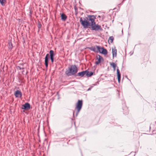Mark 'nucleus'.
Segmentation results:
<instances>
[{
    "mask_svg": "<svg viewBox=\"0 0 156 156\" xmlns=\"http://www.w3.org/2000/svg\"><path fill=\"white\" fill-rule=\"evenodd\" d=\"M78 69L77 66L75 65H72L66 71V74L68 76L73 75L77 73Z\"/></svg>",
    "mask_w": 156,
    "mask_h": 156,
    "instance_id": "1",
    "label": "nucleus"
},
{
    "mask_svg": "<svg viewBox=\"0 0 156 156\" xmlns=\"http://www.w3.org/2000/svg\"><path fill=\"white\" fill-rule=\"evenodd\" d=\"M83 19V20L82 18H81L80 21L84 28H87L89 26H90V23L88 21L86 18Z\"/></svg>",
    "mask_w": 156,
    "mask_h": 156,
    "instance_id": "2",
    "label": "nucleus"
},
{
    "mask_svg": "<svg viewBox=\"0 0 156 156\" xmlns=\"http://www.w3.org/2000/svg\"><path fill=\"white\" fill-rule=\"evenodd\" d=\"M93 74V72H89L86 70L79 73L77 74V76L80 77H83L85 75L87 76L90 77L92 76Z\"/></svg>",
    "mask_w": 156,
    "mask_h": 156,
    "instance_id": "3",
    "label": "nucleus"
},
{
    "mask_svg": "<svg viewBox=\"0 0 156 156\" xmlns=\"http://www.w3.org/2000/svg\"><path fill=\"white\" fill-rule=\"evenodd\" d=\"M82 100H78L76 104L75 109H76L77 111L76 112V116H77L81 109L82 106Z\"/></svg>",
    "mask_w": 156,
    "mask_h": 156,
    "instance_id": "4",
    "label": "nucleus"
},
{
    "mask_svg": "<svg viewBox=\"0 0 156 156\" xmlns=\"http://www.w3.org/2000/svg\"><path fill=\"white\" fill-rule=\"evenodd\" d=\"M92 30L95 31L102 30V28L100 25L96 24L95 22L90 24Z\"/></svg>",
    "mask_w": 156,
    "mask_h": 156,
    "instance_id": "5",
    "label": "nucleus"
},
{
    "mask_svg": "<svg viewBox=\"0 0 156 156\" xmlns=\"http://www.w3.org/2000/svg\"><path fill=\"white\" fill-rule=\"evenodd\" d=\"M88 22L90 21V24L95 22V20L96 19V17L94 15H88L87 17H86Z\"/></svg>",
    "mask_w": 156,
    "mask_h": 156,
    "instance_id": "6",
    "label": "nucleus"
},
{
    "mask_svg": "<svg viewBox=\"0 0 156 156\" xmlns=\"http://www.w3.org/2000/svg\"><path fill=\"white\" fill-rule=\"evenodd\" d=\"M96 61L95 62V63L96 65L99 64L101 62H103V58L100 55H98L96 56Z\"/></svg>",
    "mask_w": 156,
    "mask_h": 156,
    "instance_id": "7",
    "label": "nucleus"
},
{
    "mask_svg": "<svg viewBox=\"0 0 156 156\" xmlns=\"http://www.w3.org/2000/svg\"><path fill=\"white\" fill-rule=\"evenodd\" d=\"M30 108V105L28 103H26L24 105H23L22 106V108L25 110H29Z\"/></svg>",
    "mask_w": 156,
    "mask_h": 156,
    "instance_id": "8",
    "label": "nucleus"
},
{
    "mask_svg": "<svg viewBox=\"0 0 156 156\" xmlns=\"http://www.w3.org/2000/svg\"><path fill=\"white\" fill-rule=\"evenodd\" d=\"M16 98H21L22 96V94L20 91L17 90L14 94Z\"/></svg>",
    "mask_w": 156,
    "mask_h": 156,
    "instance_id": "9",
    "label": "nucleus"
},
{
    "mask_svg": "<svg viewBox=\"0 0 156 156\" xmlns=\"http://www.w3.org/2000/svg\"><path fill=\"white\" fill-rule=\"evenodd\" d=\"M49 55L47 54L45 58V65L46 68H47L48 66V57Z\"/></svg>",
    "mask_w": 156,
    "mask_h": 156,
    "instance_id": "10",
    "label": "nucleus"
},
{
    "mask_svg": "<svg viewBox=\"0 0 156 156\" xmlns=\"http://www.w3.org/2000/svg\"><path fill=\"white\" fill-rule=\"evenodd\" d=\"M117 76L118 78V81L119 83L120 82L121 79V74L120 71L118 69L117 70Z\"/></svg>",
    "mask_w": 156,
    "mask_h": 156,
    "instance_id": "11",
    "label": "nucleus"
},
{
    "mask_svg": "<svg viewBox=\"0 0 156 156\" xmlns=\"http://www.w3.org/2000/svg\"><path fill=\"white\" fill-rule=\"evenodd\" d=\"M117 51V50L115 48H112V53L113 58L116 56Z\"/></svg>",
    "mask_w": 156,
    "mask_h": 156,
    "instance_id": "12",
    "label": "nucleus"
},
{
    "mask_svg": "<svg viewBox=\"0 0 156 156\" xmlns=\"http://www.w3.org/2000/svg\"><path fill=\"white\" fill-rule=\"evenodd\" d=\"M100 53L105 55H106L107 54L108 52L106 49L102 48V50Z\"/></svg>",
    "mask_w": 156,
    "mask_h": 156,
    "instance_id": "13",
    "label": "nucleus"
},
{
    "mask_svg": "<svg viewBox=\"0 0 156 156\" xmlns=\"http://www.w3.org/2000/svg\"><path fill=\"white\" fill-rule=\"evenodd\" d=\"M61 17L62 20L64 21H65L67 18V16H66V15L63 14H61Z\"/></svg>",
    "mask_w": 156,
    "mask_h": 156,
    "instance_id": "14",
    "label": "nucleus"
},
{
    "mask_svg": "<svg viewBox=\"0 0 156 156\" xmlns=\"http://www.w3.org/2000/svg\"><path fill=\"white\" fill-rule=\"evenodd\" d=\"M49 53L50 55V57L54 58V51L52 50H51L49 51Z\"/></svg>",
    "mask_w": 156,
    "mask_h": 156,
    "instance_id": "15",
    "label": "nucleus"
},
{
    "mask_svg": "<svg viewBox=\"0 0 156 156\" xmlns=\"http://www.w3.org/2000/svg\"><path fill=\"white\" fill-rule=\"evenodd\" d=\"M0 3L2 6H4L6 3V1L5 0H0Z\"/></svg>",
    "mask_w": 156,
    "mask_h": 156,
    "instance_id": "16",
    "label": "nucleus"
},
{
    "mask_svg": "<svg viewBox=\"0 0 156 156\" xmlns=\"http://www.w3.org/2000/svg\"><path fill=\"white\" fill-rule=\"evenodd\" d=\"M97 49V52L99 51L100 53H101V50L102 48L100 46H96Z\"/></svg>",
    "mask_w": 156,
    "mask_h": 156,
    "instance_id": "17",
    "label": "nucleus"
},
{
    "mask_svg": "<svg viewBox=\"0 0 156 156\" xmlns=\"http://www.w3.org/2000/svg\"><path fill=\"white\" fill-rule=\"evenodd\" d=\"M90 50H91L94 51L95 52H97V47L95 48V47H92L90 48Z\"/></svg>",
    "mask_w": 156,
    "mask_h": 156,
    "instance_id": "18",
    "label": "nucleus"
},
{
    "mask_svg": "<svg viewBox=\"0 0 156 156\" xmlns=\"http://www.w3.org/2000/svg\"><path fill=\"white\" fill-rule=\"evenodd\" d=\"M114 39V37L113 36H111L109 38L108 41H109L111 43H112L113 42Z\"/></svg>",
    "mask_w": 156,
    "mask_h": 156,
    "instance_id": "19",
    "label": "nucleus"
},
{
    "mask_svg": "<svg viewBox=\"0 0 156 156\" xmlns=\"http://www.w3.org/2000/svg\"><path fill=\"white\" fill-rule=\"evenodd\" d=\"M110 65L113 68L114 70H115L116 66L115 64V63L112 62L110 63Z\"/></svg>",
    "mask_w": 156,
    "mask_h": 156,
    "instance_id": "20",
    "label": "nucleus"
},
{
    "mask_svg": "<svg viewBox=\"0 0 156 156\" xmlns=\"http://www.w3.org/2000/svg\"><path fill=\"white\" fill-rule=\"evenodd\" d=\"M21 66H22V64H20V66H17V68L19 69L20 70L23 69H24V67H21Z\"/></svg>",
    "mask_w": 156,
    "mask_h": 156,
    "instance_id": "21",
    "label": "nucleus"
},
{
    "mask_svg": "<svg viewBox=\"0 0 156 156\" xmlns=\"http://www.w3.org/2000/svg\"><path fill=\"white\" fill-rule=\"evenodd\" d=\"M9 48H12L13 47V46L12 43L11 42H9Z\"/></svg>",
    "mask_w": 156,
    "mask_h": 156,
    "instance_id": "22",
    "label": "nucleus"
},
{
    "mask_svg": "<svg viewBox=\"0 0 156 156\" xmlns=\"http://www.w3.org/2000/svg\"><path fill=\"white\" fill-rule=\"evenodd\" d=\"M41 27V25L40 23H39L38 25V27L39 28H40Z\"/></svg>",
    "mask_w": 156,
    "mask_h": 156,
    "instance_id": "23",
    "label": "nucleus"
},
{
    "mask_svg": "<svg viewBox=\"0 0 156 156\" xmlns=\"http://www.w3.org/2000/svg\"><path fill=\"white\" fill-rule=\"evenodd\" d=\"M50 59H51V62L53 63L54 62V58H50Z\"/></svg>",
    "mask_w": 156,
    "mask_h": 156,
    "instance_id": "24",
    "label": "nucleus"
},
{
    "mask_svg": "<svg viewBox=\"0 0 156 156\" xmlns=\"http://www.w3.org/2000/svg\"><path fill=\"white\" fill-rule=\"evenodd\" d=\"M91 89V88H89L87 90H90Z\"/></svg>",
    "mask_w": 156,
    "mask_h": 156,
    "instance_id": "25",
    "label": "nucleus"
},
{
    "mask_svg": "<svg viewBox=\"0 0 156 156\" xmlns=\"http://www.w3.org/2000/svg\"><path fill=\"white\" fill-rule=\"evenodd\" d=\"M75 113V112L74 111L73 112V115H74Z\"/></svg>",
    "mask_w": 156,
    "mask_h": 156,
    "instance_id": "26",
    "label": "nucleus"
},
{
    "mask_svg": "<svg viewBox=\"0 0 156 156\" xmlns=\"http://www.w3.org/2000/svg\"><path fill=\"white\" fill-rule=\"evenodd\" d=\"M22 66H21V67H23V64H22Z\"/></svg>",
    "mask_w": 156,
    "mask_h": 156,
    "instance_id": "27",
    "label": "nucleus"
},
{
    "mask_svg": "<svg viewBox=\"0 0 156 156\" xmlns=\"http://www.w3.org/2000/svg\"><path fill=\"white\" fill-rule=\"evenodd\" d=\"M94 86H95V85H96V84H94Z\"/></svg>",
    "mask_w": 156,
    "mask_h": 156,
    "instance_id": "28",
    "label": "nucleus"
},
{
    "mask_svg": "<svg viewBox=\"0 0 156 156\" xmlns=\"http://www.w3.org/2000/svg\"><path fill=\"white\" fill-rule=\"evenodd\" d=\"M98 17H100V16H99Z\"/></svg>",
    "mask_w": 156,
    "mask_h": 156,
    "instance_id": "29",
    "label": "nucleus"
}]
</instances>
